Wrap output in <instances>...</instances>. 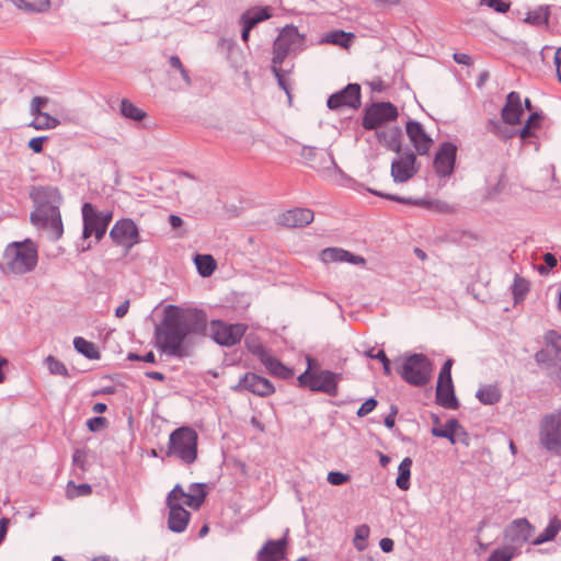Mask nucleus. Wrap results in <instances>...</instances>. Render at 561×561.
Masks as SVG:
<instances>
[{
  "instance_id": "obj_29",
  "label": "nucleus",
  "mask_w": 561,
  "mask_h": 561,
  "mask_svg": "<svg viewBox=\"0 0 561 561\" xmlns=\"http://www.w3.org/2000/svg\"><path fill=\"white\" fill-rule=\"evenodd\" d=\"M188 489L191 493H186V496H184V504L193 510H198L207 496L206 484L195 482L190 484Z\"/></svg>"
},
{
  "instance_id": "obj_63",
  "label": "nucleus",
  "mask_w": 561,
  "mask_h": 561,
  "mask_svg": "<svg viewBox=\"0 0 561 561\" xmlns=\"http://www.w3.org/2000/svg\"><path fill=\"white\" fill-rule=\"evenodd\" d=\"M398 412H399L398 407L394 404H391L389 414L383 419V424L387 428L391 430L394 427L396 416H397Z\"/></svg>"
},
{
  "instance_id": "obj_5",
  "label": "nucleus",
  "mask_w": 561,
  "mask_h": 561,
  "mask_svg": "<svg viewBox=\"0 0 561 561\" xmlns=\"http://www.w3.org/2000/svg\"><path fill=\"white\" fill-rule=\"evenodd\" d=\"M537 365L547 377L561 385V334L548 330L543 335V347L534 355Z\"/></svg>"
},
{
  "instance_id": "obj_21",
  "label": "nucleus",
  "mask_w": 561,
  "mask_h": 561,
  "mask_svg": "<svg viewBox=\"0 0 561 561\" xmlns=\"http://www.w3.org/2000/svg\"><path fill=\"white\" fill-rule=\"evenodd\" d=\"M287 538L268 539L256 554V561H282L285 559Z\"/></svg>"
},
{
  "instance_id": "obj_3",
  "label": "nucleus",
  "mask_w": 561,
  "mask_h": 561,
  "mask_svg": "<svg viewBox=\"0 0 561 561\" xmlns=\"http://www.w3.org/2000/svg\"><path fill=\"white\" fill-rule=\"evenodd\" d=\"M316 358L307 356V368L297 377V386L311 392H320L335 397L339 392V382L342 374L329 369H319Z\"/></svg>"
},
{
  "instance_id": "obj_10",
  "label": "nucleus",
  "mask_w": 561,
  "mask_h": 561,
  "mask_svg": "<svg viewBox=\"0 0 561 561\" xmlns=\"http://www.w3.org/2000/svg\"><path fill=\"white\" fill-rule=\"evenodd\" d=\"M108 236L115 245L124 248L126 254L141 241L139 229L131 218L118 219Z\"/></svg>"
},
{
  "instance_id": "obj_32",
  "label": "nucleus",
  "mask_w": 561,
  "mask_h": 561,
  "mask_svg": "<svg viewBox=\"0 0 561 561\" xmlns=\"http://www.w3.org/2000/svg\"><path fill=\"white\" fill-rule=\"evenodd\" d=\"M263 365L272 376L283 380H288L295 375V371L291 367L284 365L277 357L274 356L266 358Z\"/></svg>"
},
{
  "instance_id": "obj_7",
  "label": "nucleus",
  "mask_w": 561,
  "mask_h": 561,
  "mask_svg": "<svg viewBox=\"0 0 561 561\" xmlns=\"http://www.w3.org/2000/svg\"><path fill=\"white\" fill-rule=\"evenodd\" d=\"M398 116L399 112L393 103L389 101L373 102L364 108L362 127L365 130H377L388 123L397 121Z\"/></svg>"
},
{
  "instance_id": "obj_1",
  "label": "nucleus",
  "mask_w": 561,
  "mask_h": 561,
  "mask_svg": "<svg viewBox=\"0 0 561 561\" xmlns=\"http://www.w3.org/2000/svg\"><path fill=\"white\" fill-rule=\"evenodd\" d=\"M221 346H233L244 335L248 325L244 323H227L220 319L211 320L205 310L199 308H181L168 305L163 310L162 321L154 327L156 346L170 356L184 358L190 356L185 342L190 336H207Z\"/></svg>"
},
{
  "instance_id": "obj_57",
  "label": "nucleus",
  "mask_w": 561,
  "mask_h": 561,
  "mask_svg": "<svg viewBox=\"0 0 561 561\" xmlns=\"http://www.w3.org/2000/svg\"><path fill=\"white\" fill-rule=\"evenodd\" d=\"M369 533H370V529L367 525H360L357 527L356 531H355V538H354V542H355V546L358 550H364L365 549V545H358L357 543V540H362V541H366L367 538L369 537Z\"/></svg>"
},
{
  "instance_id": "obj_55",
  "label": "nucleus",
  "mask_w": 561,
  "mask_h": 561,
  "mask_svg": "<svg viewBox=\"0 0 561 561\" xmlns=\"http://www.w3.org/2000/svg\"><path fill=\"white\" fill-rule=\"evenodd\" d=\"M88 455L84 449H76L72 454V465L82 471L87 470Z\"/></svg>"
},
{
  "instance_id": "obj_9",
  "label": "nucleus",
  "mask_w": 561,
  "mask_h": 561,
  "mask_svg": "<svg viewBox=\"0 0 561 561\" xmlns=\"http://www.w3.org/2000/svg\"><path fill=\"white\" fill-rule=\"evenodd\" d=\"M539 443L546 450L561 454V412L547 413L541 417Z\"/></svg>"
},
{
  "instance_id": "obj_17",
  "label": "nucleus",
  "mask_w": 561,
  "mask_h": 561,
  "mask_svg": "<svg viewBox=\"0 0 561 561\" xmlns=\"http://www.w3.org/2000/svg\"><path fill=\"white\" fill-rule=\"evenodd\" d=\"M416 156L409 151L403 157L397 158L391 163V176L396 183H404L417 173Z\"/></svg>"
},
{
  "instance_id": "obj_61",
  "label": "nucleus",
  "mask_w": 561,
  "mask_h": 561,
  "mask_svg": "<svg viewBox=\"0 0 561 561\" xmlns=\"http://www.w3.org/2000/svg\"><path fill=\"white\" fill-rule=\"evenodd\" d=\"M48 140V136H38L30 139L27 147L34 152V153H41L44 149V144Z\"/></svg>"
},
{
  "instance_id": "obj_41",
  "label": "nucleus",
  "mask_w": 561,
  "mask_h": 561,
  "mask_svg": "<svg viewBox=\"0 0 561 561\" xmlns=\"http://www.w3.org/2000/svg\"><path fill=\"white\" fill-rule=\"evenodd\" d=\"M529 289H530L529 282L526 278L516 274L514 277L513 285H512V293L514 296L515 304L523 301L526 298Z\"/></svg>"
},
{
  "instance_id": "obj_46",
  "label": "nucleus",
  "mask_w": 561,
  "mask_h": 561,
  "mask_svg": "<svg viewBox=\"0 0 561 561\" xmlns=\"http://www.w3.org/2000/svg\"><path fill=\"white\" fill-rule=\"evenodd\" d=\"M387 149L399 153L402 148V129L399 126H394L389 129L388 140H386Z\"/></svg>"
},
{
  "instance_id": "obj_18",
  "label": "nucleus",
  "mask_w": 561,
  "mask_h": 561,
  "mask_svg": "<svg viewBox=\"0 0 561 561\" xmlns=\"http://www.w3.org/2000/svg\"><path fill=\"white\" fill-rule=\"evenodd\" d=\"M405 133L419 154L428 153L433 139L426 134L420 122L409 119L405 125Z\"/></svg>"
},
{
  "instance_id": "obj_33",
  "label": "nucleus",
  "mask_w": 561,
  "mask_h": 561,
  "mask_svg": "<svg viewBox=\"0 0 561 561\" xmlns=\"http://www.w3.org/2000/svg\"><path fill=\"white\" fill-rule=\"evenodd\" d=\"M561 531V519L557 516L550 518L547 527L542 533L533 540L534 546H540L546 542L552 541L557 535Z\"/></svg>"
},
{
  "instance_id": "obj_11",
  "label": "nucleus",
  "mask_w": 561,
  "mask_h": 561,
  "mask_svg": "<svg viewBox=\"0 0 561 561\" xmlns=\"http://www.w3.org/2000/svg\"><path fill=\"white\" fill-rule=\"evenodd\" d=\"M230 389L234 393L247 391L261 398L268 397L275 392L274 385L267 378L251 371L241 376L238 383L231 386Z\"/></svg>"
},
{
  "instance_id": "obj_42",
  "label": "nucleus",
  "mask_w": 561,
  "mask_h": 561,
  "mask_svg": "<svg viewBox=\"0 0 561 561\" xmlns=\"http://www.w3.org/2000/svg\"><path fill=\"white\" fill-rule=\"evenodd\" d=\"M38 228L48 230L50 240H59L64 234V224L61 219V214L53 216L51 218H49V221H47L46 226H41Z\"/></svg>"
},
{
  "instance_id": "obj_39",
  "label": "nucleus",
  "mask_w": 561,
  "mask_h": 561,
  "mask_svg": "<svg viewBox=\"0 0 561 561\" xmlns=\"http://www.w3.org/2000/svg\"><path fill=\"white\" fill-rule=\"evenodd\" d=\"M194 262L202 277H209L216 270V260L210 254H196Z\"/></svg>"
},
{
  "instance_id": "obj_24",
  "label": "nucleus",
  "mask_w": 561,
  "mask_h": 561,
  "mask_svg": "<svg viewBox=\"0 0 561 561\" xmlns=\"http://www.w3.org/2000/svg\"><path fill=\"white\" fill-rule=\"evenodd\" d=\"M60 214L59 207L48 201L39 199L36 208L31 213L30 219L35 227L46 226L49 218Z\"/></svg>"
},
{
  "instance_id": "obj_59",
  "label": "nucleus",
  "mask_w": 561,
  "mask_h": 561,
  "mask_svg": "<svg viewBox=\"0 0 561 561\" xmlns=\"http://www.w3.org/2000/svg\"><path fill=\"white\" fill-rule=\"evenodd\" d=\"M186 496V492L183 490L181 484H175V486L169 492L165 503L167 504H180L179 499Z\"/></svg>"
},
{
  "instance_id": "obj_14",
  "label": "nucleus",
  "mask_w": 561,
  "mask_h": 561,
  "mask_svg": "<svg viewBox=\"0 0 561 561\" xmlns=\"http://www.w3.org/2000/svg\"><path fill=\"white\" fill-rule=\"evenodd\" d=\"M535 531V527L525 517L512 520L504 529V540L510 543L508 547H514L516 553L523 547Z\"/></svg>"
},
{
  "instance_id": "obj_23",
  "label": "nucleus",
  "mask_w": 561,
  "mask_h": 561,
  "mask_svg": "<svg viewBox=\"0 0 561 561\" xmlns=\"http://www.w3.org/2000/svg\"><path fill=\"white\" fill-rule=\"evenodd\" d=\"M323 263L347 262L354 265L365 264L363 256L356 255L342 248H325L320 253Z\"/></svg>"
},
{
  "instance_id": "obj_34",
  "label": "nucleus",
  "mask_w": 561,
  "mask_h": 561,
  "mask_svg": "<svg viewBox=\"0 0 561 561\" xmlns=\"http://www.w3.org/2000/svg\"><path fill=\"white\" fill-rule=\"evenodd\" d=\"M412 465L413 460L410 457L403 458L399 463L396 485L402 491H408L411 486L410 479Z\"/></svg>"
},
{
  "instance_id": "obj_4",
  "label": "nucleus",
  "mask_w": 561,
  "mask_h": 561,
  "mask_svg": "<svg viewBox=\"0 0 561 561\" xmlns=\"http://www.w3.org/2000/svg\"><path fill=\"white\" fill-rule=\"evenodd\" d=\"M167 457H174L185 466H191L198 456V434L191 426H180L169 436Z\"/></svg>"
},
{
  "instance_id": "obj_22",
  "label": "nucleus",
  "mask_w": 561,
  "mask_h": 561,
  "mask_svg": "<svg viewBox=\"0 0 561 561\" xmlns=\"http://www.w3.org/2000/svg\"><path fill=\"white\" fill-rule=\"evenodd\" d=\"M169 508L168 528L172 533H183L191 519V513L182 504H167Z\"/></svg>"
},
{
  "instance_id": "obj_30",
  "label": "nucleus",
  "mask_w": 561,
  "mask_h": 561,
  "mask_svg": "<svg viewBox=\"0 0 561 561\" xmlns=\"http://www.w3.org/2000/svg\"><path fill=\"white\" fill-rule=\"evenodd\" d=\"M524 22L536 27L545 26L548 30L550 27V7L539 5L527 12Z\"/></svg>"
},
{
  "instance_id": "obj_62",
  "label": "nucleus",
  "mask_w": 561,
  "mask_h": 561,
  "mask_svg": "<svg viewBox=\"0 0 561 561\" xmlns=\"http://www.w3.org/2000/svg\"><path fill=\"white\" fill-rule=\"evenodd\" d=\"M543 262H545L546 266H540L538 268L540 274L548 273L550 270L556 267L557 263H558L556 255L550 252H547L543 254Z\"/></svg>"
},
{
  "instance_id": "obj_6",
  "label": "nucleus",
  "mask_w": 561,
  "mask_h": 561,
  "mask_svg": "<svg viewBox=\"0 0 561 561\" xmlns=\"http://www.w3.org/2000/svg\"><path fill=\"white\" fill-rule=\"evenodd\" d=\"M433 369L434 365L426 355L413 353L404 357L402 365L397 367V373L407 383L425 387L431 381Z\"/></svg>"
},
{
  "instance_id": "obj_56",
  "label": "nucleus",
  "mask_w": 561,
  "mask_h": 561,
  "mask_svg": "<svg viewBox=\"0 0 561 561\" xmlns=\"http://www.w3.org/2000/svg\"><path fill=\"white\" fill-rule=\"evenodd\" d=\"M378 405L377 399L374 397L368 398L357 410L356 415L358 417H364L371 413Z\"/></svg>"
},
{
  "instance_id": "obj_49",
  "label": "nucleus",
  "mask_w": 561,
  "mask_h": 561,
  "mask_svg": "<svg viewBox=\"0 0 561 561\" xmlns=\"http://www.w3.org/2000/svg\"><path fill=\"white\" fill-rule=\"evenodd\" d=\"M514 547H503L491 552L486 561H511L516 556Z\"/></svg>"
},
{
  "instance_id": "obj_40",
  "label": "nucleus",
  "mask_w": 561,
  "mask_h": 561,
  "mask_svg": "<svg viewBox=\"0 0 561 561\" xmlns=\"http://www.w3.org/2000/svg\"><path fill=\"white\" fill-rule=\"evenodd\" d=\"M503 119L490 118L486 122L485 129L486 131L495 135L496 137L507 140L515 136L513 131H511L507 127L503 125Z\"/></svg>"
},
{
  "instance_id": "obj_43",
  "label": "nucleus",
  "mask_w": 561,
  "mask_h": 561,
  "mask_svg": "<svg viewBox=\"0 0 561 561\" xmlns=\"http://www.w3.org/2000/svg\"><path fill=\"white\" fill-rule=\"evenodd\" d=\"M60 124L59 119L56 117H53L48 113H39L37 117L34 118V121L30 124L31 127H33L36 130H44V129H50L55 128Z\"/></svg>"
},
{
  "instance_id": "obj_28",
  "label": "nucleus",
  "mask_w": 561,
  "mask_h": 561,
  "mask_svg": "<svg viewBox=\"0 0 561 561\" xmlns=\"http://www.w3.org/2000/svg\"><path fill=\"white\" fill-rule=\"evenodd\" d=\"M543 115L541 112H531L526 119L524 126L515 134L519 136L523 141H528L536 136V129L540 128Z\"/></svg>"
},
{
  "instance_id": "obj_25",
  "label": "nucleus",
  "mask_w": 561,
  "mask_h": 561,
  "mask_svg": "<svg viewBox=\"0 0 561 561\" xmlns=\"http://www.w3.org/2000/svg\"><path fill=\"white\" fill-rule=\"evenodd\" d=\"M436 403L445 409L456 410L459 401L455 393L454 383L436 385Z\"/></svg>"
},
{
  "instance_id": "obj_37",
  "label": "nucleus",
  "mask_w": 561,
  "mask_h": 561,
  "mask_svg": "<svg viewBox=\"0 0 561 561\" xmlns=\"http://www.w3.org/2000/svg\"><path fill=\"white\" fill-rule=\"evenodd\" d=\"M18 9L27 13H43L50 9V0H37L30 2L27 0H10Z\"/></svg>"
},
{
  "instance_id": "obj_15",
  "label": "nucleus",
  "mask_w": 561,
  "mask_h": 561,
  "mask_svg": "<svg viewBox=\"0 0 561 561\" xmlns=\"http://www.w3.org/2000/svg\"><path fill=\"white\" fill-rule=\"evenodd\" d=\"M456 159L457 146L450 141L442 142L433 161L436 174L440 178H449L455 171Z\"/></svg>"
},
{
  "instance_id": "obj_51",
  "label": "nucleus",
  "mask_w": 561,
  "mask_h": 561,
  "mask_svg": "<svg viewBox=\"0 0 561 561\" xmlns=\"http://www.w3.org/2000/svg\"><path fill=\"white\" fill-rule=\"evenodd\" d=\"M453 364H454V359H451V358H447L445 360V363L443 364V366L440 368L437 383H454L453 378H451Z\"/></svg>"
},
{
  "instance_id": "obj_54",
  "label": "nucleus",
  "mask_w": 561,
  "mask_h": 561,
  "mask_svg": "<svg viewBox=\"0 0 561 561\" xmlns=\"http://www.w3.org/2000/svg\"><path fill=\"white\" fill-rule=\"evenodd\" d=\"M551 33L561 32V7H556L553 11H550V27L548 28Z\"/></svg>"
},
{
  "instance_id": "obj_20",
  "label": "nucleus",
  "mask_w": 561,
  "mask_h": 561,
  "mask_svg": "<svg viewBox=\"0 0 561 561\" xmlns=\"http://www.w3.org/2000/svg\"><path fill=\"white\" fill-rule=\"evenodd\" d=\"M524 108L520 99V94L516 91H512L506 95L505 104L501 110V117L504 124L516 125L520 123Z\"/></svg>"
},
{
  "instance_id": "obj_44",
  "label": "nucleus",
  "mask_w": 561,
  "mask_h": 561,
  "mask_svg": "<svg viewBox=\"0 0 561 561\" xmlns=\"http://www.w3.org/2000/svg\"><path fill=\"white\" fill-rule=\"evenodd\" d=\"M245 345L248 351L256 356L262 364L265 363L266 358H270L272 355L266 346L257 340H250L247 337Z\"/></svg>"
},
{
  "instance_id": "obj_35",
  "label": "nucleus",
  "mask_w": 561,
  "mask_h": 561,
  "mask_svg": "<svg viewBox=\"0 0 561 561\" xmlns=\"http://www.w3.org/2000/svg\"><path fill=\"white\" fill-rule=\"evenodd\" d=\"M476 398L484 405H493L500 402L502 393L497 386L486 385L478 389Z\"/></svg>"
},
{
  "instance_id": "obj_19",
  "label": "nucleus",
  "mask_w": 561,
  "mask_h": 561,
  "mask_svg": "<svg viewBox=\"0 0 561 561\" xmlns=\"http://www.w3.org/2000/svg\"><path fill=\"white\" fill-rule=\"evenodd\" d=\"M314 213L305 207H295L282 213L277 224L287 228H302L313 221Z\"/></svg>"
},
{
  "instance_id": "obj_58",
  "label": "nucleus",
  "mask_w": 561,
  "mask_h": 561,
  "mask_svg": "<svg viewBox=\"0 0 561 561\" xmlns=\"http://www.w3.org/2000/svg\"><path fill=\"white\" fill-rule=\"evenodd\" d=\"M107 425V420L104 416H94L87 421V427L90 432L95 433Z\"/></svg>"
},
{
  "instance_id": "obj_60",
  "label": "nucleus",
  "mask_w": 561,
  "mask_h": 561,
  "mask_svg": "<svg viewBox=\"0 0 561 561\" xmlns=\"http://www.w3.org/2000/svg\"><path fill=\"white\" fill-rule=\"evenodd\" d=\"M128 360H138V362H145L149 364H156V355L152 351L147 352L145 355H139L134 352H129L126 357Z\"/></svg>"
},
{
  "instance_id": "obj_16",
  "label": "nucleus",
  "mask_w": 561,
  "mask_h": 561,
  "mask_svg": "<svg viewBox=\"0 0 561 561\" xmlns=\"http://www.w3.org/2000/svg\"><path fill=\"white\" fill-rule=\"evenodd\" d=\"M367 192H369L370 194H373L375 196L382 197V198H386L389 201H393V202H397L400 204L412 205V206H422V207H426L430 209H434L438 213H450L453 210V207L449 204H447L446 202H442V201H427V199H422V198L404 197V196H400L397 194L383 193L381 191H377V190H373V188H367Z\"/></svg>"
},
{
  "instance_id": "obj_2",
  "label": "nucleus",
  "mask_w": 561,
  "mask_h": 561,
  "mask_svg": "<svg viewBox=\"0 0 561 561\" xmlns=\"http://www.w3.org/2000/svg\"><path fill=\"white\" fill-rule=\"evenodd\" d=\"M38 262L37 245L31 239L9 243L0 268L5 274L24 275L35 270Z\"/></svg>"
},
{
  "instance_id": "obj_36",
  "label": "nucleus",
  "mask_w": 561,
  "mask_h": 561,
  "mask_svg": "<svg viewBox=\"0 0 561 561\" xmlns=\"http://www.w3.org/2000/svg\"><path fill=\"white\" fill-rule=\"evenodd\" d=\"M75 350L88 359H100L101 354L93 342L85 340L82 336L73 339Z\"/></svg>"
},
{
  "instance_id": "obj_31",
  "label": "nucleus",
  "mask_w": 561,
  "mask_h": 561,
  "mask_svg": "<svg viewBox=\"0 0 561 561\" xmlns=\"http://www.w3.org/2000/svg\"><path fill=\"white\" fill-rule=\"evenodd\" d=\"M355 34L343 30H334L325 34L321 43L335 45L347 49L354 42Z\"/></svg>"
},
{
  "instance_id": "obj_38",
  "label": "nucleus",
  "mask_w": 561,
  "mask_h": 561,
  "mask_svg": "<svg viewBox=\"0 0 561 561\" xmlns=\"http://www.w3.org/2000/svg\"><path fill=\"white\" fill-rule=\"evenodd\" d=\"M119 112L124 118L134 121V122H141L144 118L147 117V113L144 110L136 106L128 99H123L121 101Z\"/></svg>"
},
{
  "instance_id": "obj_52",
  "label": "nucleus",
  "mask_w": 561,
  "mask_h": 561,
  "mask_svg": "<svg viewBox=\"0 0 561 561\" xmlns=\"http://www.w3.org/2000/svg\"><path fill=\"white\" fill-rule=\"evenodd\" d=\"M481 5H486L497 13H506L511 8V2L504 0H480Z\"/></svg>"
},
{
  "instance_id": "obj_47",
  "label": "nucleus",
  "mask_w": 561,
  "mask_h": 561,
  "mask_svg": "<svg viewBox=\"0 0 561 561\" xmlns=\"http://www.w3.org/2000/svg\"><path fill=\"white\" fill-rule=\"evenodd\" d=\"M45 363H46L47 368L51 375H57V376H62V377L70 376L66 365L61 360L57 359L55 356L48 355L45 358Z\"/></svg>"
},
{
  "instance_id": "obj_27",
  "label": "nucleus",
  "mask_w": 561,
  "mask_h": 561,
  "mask_svg": "<svg viewBox=\"0 0 561 561\" xmlns=\"http://www.w3.org/2000/svg\"><path fill=\"white\" fill-rule=\"evenodd\" d=\"M461 428V424L456 417H450L446 421L444 427L434 426L431 430V433L435 437L446 438L450 444H457V434Z\"/></svg>"
},
{
  "instance_id": "obj_45",
  "label": "nucleus",
  "mask_w": 561,
  "mask_h": 561,
  "mask_svg": "<svg viewBox=\"0 0 561 561\" xmlns=\"http://www.w3.org/2000/svg\"><path fill=\"white\" fill-rule=\"evenodd\" d=\"M92 493V486L89 483L76 484L73 481H69L66 488V495L68 499H76L80 496H87Z\"/></svg>"
},
{
  "instance_id": "obj_12",
  "label": "nucleus",
  "mask_w": 561,
  "mask_h": 561,
  "mask_svg": "<svg viewBox=\"0 0 561 561\" xmlns=\"http://www.w3.org/2000/svg\"><path fill=\"white\" fill-rule=\"evenodd\" d=\"M362 105V88L358 83H348L343 89L332 93L327 100V106L331 111L343 107L357 110Z\"/></svg>"
},
{
  "instance_id": "obj_8",
  "label": "nucleus",
  "mask_w": 561,
  "mask_h": 561,
  "mask_svg": "<svg viewBox=\"0 0 561 561\" xmlns=\"http://www.w3.org/2000/svg\"><path fill=\"white\" fill-rule=\"evenodd\" d=\"M305 39L295 25H285L273 43V64H283L291 51L302 47Z\"/></svg>"
},
{
  "instance_id": "obj_13",
  "label": "nucleus",
  "mask_w": 561,
  "mask_h": 561,
  "mask_svg": "<svg viewBox=\"0 0 561 561\" xmlns=\"http://www.w3.org/2000/svg\"><path fill=\"white\" fill-rule=\"evenodd\" d=\"M82 214V239L87 240L92 236L95 239V243H99L106 234V226L101 222L99 218L98 208L89 202L83 203L81 207Z\"/></svg>"
},
{
  "instance_id": "obj_48",
  "label": "nucleus",
  "mask_w": 561,
  "mask_h": 561,
  "mask_svg": "<svg viewBox=\"0 0 561 561\" xmlns=\"http://www.w3.org/2000/svg\"><path fill=\"white\" fill-rule=\"evenodd\" d=\"M365 355L373 359H379V362L382 364L385 376L389 377L392 375L391 360L388 358L383 350H379L377 353H375L374 348H369L365 352Z\"/></svg>"
},
{
  "instance_id": "obj_64",
  "label": "nucleus",
  "mask_w": 561,
  "mask_h": 561,
  "mask_svg": "<svg viewBox=\"0 0 561 561\" xmlns=\"http://www.w3.org/2000/svg\"><path fill=\"white\" fill-rule=\"evenodd\" d=\"M558 81L561 83V47H559L553 57Z\"/></svg>"
},
{
  "instance_id": "obj_50",
  "label": "nucleus",
  "mask_w": 561,
  "mask_h": 561,
  "mask_svg": "<svg viewBox=\"0 0 561 561\" xmlns=\"http://www.w3.org/2000/svg\"><path fill=\"white\" fill-rule=\"evenodd\" d=\"M280 65L282 64H273L272 62V66H271V69L277 80V84L278 87L285 91V93L287 94L288 96V100L289 102L291 101V93H290V89H289V84L287 82V80L285 79L284 77V73H283V70L280 68Z\"/></svg>"
},
{
  "instance_id": "obj_53",
  "label": "nucleus",
  "mask_w": 561,
  "mask_h": 561,
  "mask_svg": "<svg viewBox=\"0 0 561 561\" xmlns=\"http://www.w3.org/2000/svg\"><path fill=\"white\" fill-rule=\"evenodd\" d=\"M351 480V476L341 471H330L327 481L331 485H342Z\"/></svg>"
},
{
  "instance_id": "obj_26",
  "label": "nucleus",
  "mask_w": 561,
  "mask_h": 561,
  "mask_svg": "<svg viewBox=\"0 0 561 561\" xmlns=\"http://www.w3.org/2000/svg\"><path fill=\"white\" fill-rule=\"evenodd\" d=\"M271 16L272 12L270 7H254L241 14L240 23L254 28L259 23L268 20Z\"/></svg>"
}]
</instances>
